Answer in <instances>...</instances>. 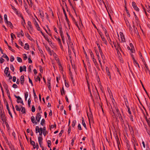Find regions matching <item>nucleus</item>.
I'll return each instance as SVG.
<instances>
[{
  "instance_id": "bf43d9fd",
  "label": "nucleus",
  "mask_w": 150,
  "mask_h": 150,
  "mask_svg": "<svg viewBox=\"0 0 150 150\" xmlns=\"http://www.w3.org/2000/svg\"><path fill=\"white\" fill-rule=\"evenodd\" d=\"M31 100H30V99L29 98L28 101V105L30 107V103H31Z\"/></svg>"
},
{
  "instance_id": "37998d69",
  "label": "nucleus",
  "mask_w": 150,
  "mask_h": 150,
  "mask_svg": "<svg viewBox=\"0 0 150 150\" xmlns=\"http://www.w3.org/2000/svg\"><path fill=\"white\" fill-rule=\"evenodd\" d=\"M76 123V120H73L72 122V127H74L75 126Z\"/></svg>"
},
{
  "instance_id": "603ef678",
  "label": "nucleus",
  "mask_w": 150,
  "mask_h": 150,
  "mask_svg": "<svg viewBox=\"0 0 150 150\" xmlns=\"http://www.w3.org/2000/svg\"><path fill=\"white\" fill-rule=\"evenodd\" d=\"M1 118L2 120L3 121H4L5 120V116L4 114H1Z\"/></svg>"
},
{
  "instance_id": "2f4dec72",
  "label": "nucleus",
  "mask_w": 150,
  "mask_h": 150,
  "mask_svg": "<svg viewBox=\"0 0 150 150\" xmlns=\"http://www.w3.org/2000/svg\"><path fill=\"white\" fill-rule=\"evenodd\" d=\"M25 98L26 100H27V98L28 96V92H25Z\"/></svg>"
},
{
  "instance_id": "58836bf2",
  "label": "nucleus",
  "mask_w": 150,
  "mask_h": 150,
  "mask_svg": "<svg viewBox=\"0 0 150 150\" xmlns=\"http://www.w3.org/2000/svg\"><path fill=\"white\" fill-rule=\"evenodd\" d=\"M2 57L6 59L7 61L9 60V58L6 54H4L3 55Z\"/></svg>"
},
{
  "instance_id": "de8ad7c7",
  "label": "nucleus",
  "mask_w": 150,
  "mask_h": 150,
  "mask_svg": "<svg viewBox=\"0 0 150 150\" xmlns=\"http://www.w3.org/2000/svg\"><path fill=\"white\" fill-rule=\"evenodd\" d=\"M146 7L147 11L149 13H150V6L148 5L147 6H146Z\"/></svg>"
},
{
  "instance_id": "9b49d317",
  "label": "nucleus",
  "mask_w": 150,
  "mask_h": 150,
  "mask_svg": "<svg viewBox=\"0 0 150 150\" xmlns=\"http://www.w3.org/2000/svg\"><path fill=\"white\" fill-rule=\"evenodd\" d=\"M41 117V115L40 113L37 114L36 117V120L37 122H39Z\"/></svg>"
},
{
  "instance_id": "aec40b11",
  "label": "nucleus",
  "mask_w": 150,
  "mask_h": 150,
  "mask_svg": "<svg viewBox=\"0 0 150 150\" xmlns=\"http://www.w3.org/2000/svg\"><path fill=\"white\" fill-rule=\"evenodd\" d=\"M82 123L83 127H85L86 129H87L86 124L84 120V118L82 117Z\"/></svg>"
},
{
  "instance_id": "ddd939ff",
  "label": "nucleus",
  "mask_w": 150,
  "mask_h": 150,
  "mask_svg": "<svg viewBox=\"0 0 150 150\" xmlns=\"http://www.w3.org/2000/svg\"><path fill=\"white\" fill-rule=\"evenodd\" d=\"M132 6L136 11H139V9L137 6V5L134 2H132Z\"/></svg>"
},
{
  "instance_id": "bb28decb",
  "label": "nucleus",
  "mask_w": 150,
  "mask_h": 150,
  "mask_svg": "<svg viewBox=\"0 0 150 150\" xmlns=\"http://www.w3.org/2000/svg\"><path fill=\"white\" fill-rule=\"evenodd\" d=\"M101 37V38L102 40V41L104 43L106 44L107 43V41L104 38L103 36L102 35H100Z\"/></svg>"
},
{
  "instance_id": "69168bd1",
  "label": "nucleus",
  "mask_w": 150,
  "mask_h": 150,
  "mask_svg": "<svg viewBox=\"0 0 150 150\" xmlns=\"http://www.w3.org/2000/svg\"><path fill=\"white\" fill-rule=\"evenodd\" d=\"M78 128L79 130H81L82 129L80 124H79L78 126Z\"/></svg>"
},
{
  "instance_id": "0e129e2a",
  "label": "nucleus",
  "mask_w": 150,
  "mask_h": 150,
  "mask_svg": "<svg viewBox=\"0 0 150 150\" xmlns=\"http://www.w3.org/2000/svg\"><path fill=\"white\" fill-rule=\"evenodd\" d=\"M4 61V59L2 58H1L0 59V62L1 64L3 63Z\"/></svg>"
},
{
  "instance_id": "6e6d98bb",
  "label": "nucleus",
  "mask_w": 150,
  "mask_h": 150,
  "mask_svg": "<svg viewBox=\"0 0 150 150\" xmlns=\"http://www.w3.org/2000/svg\"><path fill=\"white\" fill-rule=\"evenodd\" d=\"M33 21L35 25L38 24V22L35 19H33Z\"/></svg>"
},
{
  "instance_id": "c756f323",
  "label": "nucleus",
  "mask_w": 150,
  "mask_h": 150,
  "mask_svg": "<svg viewBox=\"0 0 150 150\" xmlns=\"http://www.w3.org/2000/svg\"><path fill=\"white\" fill-rule=\"evenodd\" d=\"M145 118L148 125L150 127V120H149V118H148L147 117L145 116Z\"/></svg>"
},
{
  "instance_id": "39448f33",
  "label": "nucleus",
  "mask_w": 150,
  "mask_h": 150,
  "mask_svg": "<svg viewBox=\"0 0 150 150\" xmlns=\"http://www.w3.org/2000/svg\"><path fill=\"white\" fill-rule=\"evenodd\" d=\"M15 97L17 98V103H21L23 104V102L21 98L19 96H15Z\"/></svg>"
},
{
  "instance_id": "c9c22d12",
  "label": "nucleus",
  "mask_w": 150,
  "mask_h": 150,
  "mask_svg": "<svg viewBox=\"0 0 150 150\" xmlns=\"http://www.w3.org/2000/svg\"><path fill=\"white\" fill-rule=\"evenodd\" d=\"M21 107H19L18 105H16L15 106V108L16 110L17 111H20L21 110Z\"/></svg>"
},
{
  "instance_id": "4be33fe9",
  "label": "nucleus",
  "mask_w": 150,
  "mask_h": 150,
  "mask_svg": "<svg viewBox=\"0 0 150 150\" xmlns=\"http://www.w3.org/2000/svg\"><path fill=\"white\" fill-rule=\"evenodd\" d=\"M11 6L12 9L14 11V12L18 14V11L17 9L12 5H11Z\"/></svg>"
},
{
  "instance_id": "4c0bfd02",
  "label": "nucleus",
  "mask_w": 150,
  "mask_h": 150,
  "mask_svg": "<svg viewBox=\"0 0 150 150\" xmlns=\"http://www.w3.org/2000/svg\"><path fill=\"white\" fill-rule=\"evenodd\" d=\"M45 122V120L44 119H43L42 120L40 124L42 126H44Z\"/></svg>"
},
{
  "instance_id": "412c9836",
  "label": "nucleus",
  "mask_w": 150,
  "mask_h": 150,
  "mask_svg": "<svg viewBox=\"0 0 150 150\" xmlns=\"http://www.w3.org/2000/svg\"><path fill=\"white\" fill-rule=\"evenodd\" d=\"M71 40L70 38V37L69 38H67V43L68 46L69 47V45H71V44L72 45V42H71Z\"/></svg>"
},
{
  "instance_id": "338daca9",
  "label": "nucleus",
  "mask_w": 150,
  "mask_h": 150,
  "mask_svg": "<svg viewBox=\"0 0 150 150\" xmlns=\"http://www.w3.org/2000/svg\"><path fill=\"white\" fill-rule=\"evenodd\" d=\"M129 117L130 118V120L132 121H133V118L132 115H130L129 116Z\"/></svg>"
},
{
  "instance_id": "f3484780",
  "label": "nucleus",
  "mask_w": 150,
  "mask_h": 150,
  "mask_svg": "<svg viewBox=\"0 0 150 150\" xmlns=\"http://www.w3.org/2000/svg\"><path fill=\"white\" fill-rule=\"evenodd\" d=\"M31 120L32 122L35 125H36L37 123V122L35 121V118L34 116H32L31 117Z\"/></svg>"
},
{
  "instance_id": "ea45409f",
  "label": "nucleus",
  "mask_w": 150,
  "mask_h": 150,
  "mask_svg": "<svg viewBox=\"0 0 150 150\" xmlns=\"http://www.w3.org/2000/svg\"><path fill=\"white\" fill-rule=\"evenodd\" d=\"M140 58L141 59L142 61V62L143 64H145V62L143 58V57H142V55H140Z\"/></svg>"
},
{
  "instance_id": "0eeeda50",
  "label": "nucleus",
  "mask_w": 150,
  "mask_h": 150,
  "mask_svg": "<svg viewBox=\"0 0 150 150\" xmlns=\"http://www.w3.org/2000/svg\"><path fill=\"white\" fill-rule=\"evenodd\" d=\"M116 111L117 114H118V116L122 122H123V119L122 117L121 114L119 113V111L117 108H116Z\"/></svg>"
},
{
  "instance_id": "2eb2a0df",
  "label": "nucleus",
  "mask_w": 150,
  "mask_h": 150,
  "mask_svg": "<svg viewBox=\"0 0 150 150\" xmlns=\"http://www.w3.org/2000/svg\"><path fill=\"white\" fill-rule=\"evenodd\" d=\"M20 72H21L23 71H26V67L25 66L23 67H21L20 68Z\"/></svg>"
},
{
  "instance_id": "49530a36",
  "label": "nucleus",
  "mask_w": 150,
  "mask_h": 150,
  "mask_svg": "<svg viewBox=\"0 0 150 150\" xmlns=\"http://www.w3.org/2000/svg\"><path fill=\"white\" fill-rule=\"evenodd\" d=\"M19 44L22 46H23V43L21 39H19L18 40Z\"/></svg>"
},
{
  "instance_id": "5701e85b",
  "label": "nucleus",
  "mask_w": 150,
  "mask_h": 150,
  "mask_svg": "<svg viewBox=\"0 0 150 150\" xmlns=\"http://www.w3.org/2000/svg\"><path fill=\"white\" fill-rule=\"evenodd\" d=\"M21 19H22L21 21V24L23 27L25 28V21L23 17H21Z\"/></svg>"
},
{
  "instance_id": "a19ab883",
  "label": "nucleus",
  "mask_w": 150,
  "mask_h": 150,
  "mask_svg": "<svg viewBox=\"0 0 150 150\" xmlns=\"http://www.w3.org/2000/svg\"><path fill=\"white\" fill-rule=\"evenodd\" d=\"M17 60L19 62H22V59L21 57H17Z\"/></svg>"
},
{
  "instance_id": "f8f14e48",
  "label": "nucleus",
  "mask_w": 150,
  "mask_h": 150,
  "mask_svg": "<svg viewBox=\"0 0 150 150\" xmlns=\"http://www.w3.org/2000/svg\"><path fill=\"white\" fill-rule=\"evenodd\" d=\"M38 140L39 142V143L41 146L42 143L43 138L42 137L40 136H38Z\"/></svg>"
},
{
  "instance_id": "6e6552de",
  "label": "nucleus",
  "mask_w": 150,
  "mask_h": 150,
  "mask_svg": "<svg viewBox=\"0 0 150 150\" xmlns=\"http://www.w3.org/2000/svg\"><path fill=\"white\" fill-rule=\"evenodd\" d=\"M50 81H51V78H48L47 79V86L48 88L50 91H51V88Z\"/></svg>"
},
{
  "instance_id": "864d4df0",
  "label": "nucleus",
  "mask_w": 150,
  "mask_h": 150,
  "mask_svg": "<svg viewBox=\"0 0 150 150\" xmlns=\"http://www.w3.org/2000/svg\"><path fill=\"white\" fill-rule=\"evenodd\" d=\"M21 112L23 113H25V109L24 107H21Z\"/></svg>"
},
{
  "instance_id": "20e7f679",
  "label": "nucleus",
  "mask_w": 150,
  "mask_h": 150,
  "mask_svg": "<svg viewBox=\"0 0 150 150\" xmlns=\"http://www.w3.org/2000/svg\"><path fill=\"white\" fill-rule=\"evenodd\" d=\"M40 33L46 40L49 43H52L51 41L50 40L49 38L47 35H45L41 31H40Z\"/></svg>"
},
{
  "instance_id": "9d476101",
  "label": "nucleus",
  "mask_w": 150,
  "mask_h": 150,
  "mask_svg": "<svg viewBox=\"0 0 150 150\" xmlns=\"http://www.w3.org/2000/svg\"><path fill=\"white\" fill-rule=\"evenodd\" d=\"M9 68L6 67L5 69L4 73H5L6 76L8 77L10 76V73L9 71Z\"/></svg>"
},
{
  "instance_id": "f704fd0d",
  "label": "nucleus",
  "mask_w": 150,
  "mask_h": 150,
  "mask_svg": "<svg viewBox=\"0 0 150 150\" xmlns=\"http://www.w3.org/2000/svg\"><path fill=\"white\" fill-rule=\"evenodd\" d=\"M4 20L5 22H7L8 21L7 16L6 14H5L4 16Z\"/></svg>"
},
{
  "instance_id": "3c124183",
  "label": "nucleus",
  "mask_w": 150,
  "mask_h": 150,
  "mask_svg": "<svg viewBox=\"0 0 150 150\" xmlns=\"http://www.w3.org/2000/svg\"><path fill=\"white\" fill-rule=\"evenodd\" d=\"M108 40L109 41V42H111V40H110V39L109 36V35H105Z\"/></svg>"
},
{
  "instance_id": "393cba45",
  "label": "nucleus",
  "mask_w": 150,
  "mask_h": 150,
  "mask_svg": "<svg viewBox=\"0 0 150 150\" xmlns=\"http://www.w3.org/2000/svg\"><path fill=\"white\" fill-rule=\"evenodd\" d=\"M30 143L31 145H32L33 146V147L34 149H35L36 148V145L35 144V142H34V141H30Z\"/></svg>"
},
{
  "instance_id": "79ce46f5",
  "label": "nucleus",
  "mask_w": 150,
  "mask_h": 150,
  "mask_svg": "<svg viewBox=\"0 0 150 150\" xmlns=\"http://www.w3.org/2000/svg\"><path fill=\"white\" fill-rule=\"evenodd\" d=\"M33 67L32 66L30 65L29 66L28 68V71L29 72H31L32 71V68Z\"/></svg>"
},
{
  "instance_id": "473e14b6",
  "label": "nucleus",
  "mask_w": 150,
  "mask_h": 150,
  "mask_svg": "<svg viewBox=\"0 0 150 150\" xmlns=\"http://www.w3.org/2000/svg\"><path fill=\"white\" fill-rule=\"evenodd\" d=\"M48 52L50 54V55H54H54H56V54L55 53H54L53 51L50 50Z\"/></svg>"
},
{
  "instance_id": "6ab92c4d",
  "label": "nucleus",
  "mask_w": 150,
  "mask_h": 150,
  "mask_svg": "<svg viewBox=\"0 0 150 150\" xmlns=\"http://www.w3.org/2000/svg\"><path fill=\"white\" fill-rule=\"evenodd\" d=\"M21 83L23 85L24 83V76L22 75L21 76L20 78Z\"/></svg>"
},
{
  "instance_id": "a211bd4d",
  "label": "nucleus",
  "mask_w": 150,
  "mask_h": 150,
  "mask_svg": "<svg viewBox=\"0 0 150 150\" xmlns=\"http://www.w3.org/2000/svg\"><path fill=\"white\" fill-rule=\"evenodd\" d=\"M5 23L6 24V25L8 26H9L11 28H12L13 27L12 24L10 22L7 21Z\"/></svg>"
},
{
  "instance_id": "a18cd8bd",
  "label": "nucleus",
  "mask_w": 150,
  "mask_h": 150,
  "mask_svg": "<svg viewBox=\"0 0 150 150\" xmlns=\"http://www.w3.org/2000/svg\"><path fill=\"white\" fill-rule=\"evenodd\" d=\"M23 59L25 60L27 59L28 58V57L27 56H26V55L25 54H24L23 55Z\"/></svg>"
},
{
  "instance_id": "09e8293b",
  "label": "nucleus",
  "mask_w": 150,
  "mask_h": 150,
  "mask_svg": "<svg viewBox=\"0 0 150 150\" xmlns=\"http://www.w3.org/2000/svg\"><path fill=\"white\" fill-rule=\"evenodd\" d=\"M29 5H32V2L31 0H26Z\"/></svg>"
},
{
  "instance_id": "dca6fc26",
  "label": "nucleus",
  "mask_w": 150,
  "mask_h": 150,
  "mask_svg": "<svg viewBox=\"0 0 150 150\" xmlns=\"http://www.w3.org/2000/svg\"><path fill=\"white\" fill-rule=\"evenodd\" d=\"M25 36L31 41L33 40V39L31 37L29 34L28 33H25Z\"/></svg>"
},
{
  "instance_id": "e433bc0d",
  "label": "nucleus",
  "mask_w": 150,
  "mask_h": 150,
  "mask_svg": "<svg viewBox=\"0 0 150 150\" xmlns=\"http://www.w3.org/2000/svg\"><path fill=\"white\" fill-rule=\"evenodd\" d=\"M45 30L48 35L50 36H52V33H51L50 30H49V31H48L45 29Z\"/></svg>"
},
{
  "instance_id": "f257e3e1",
  "label": "nucleus",
  "mask_w": 150,
  "mask_h": 150,
  "mask_svg": "<svg viewBox=\"0 0 150 150\" xmlns=\"http://www.w3.org/2000/svg\"><path fill=\"white\" fill-rule=\"evenodd\" d=\"M118 36L119 40L122 42H125V39L124 35L122 32H120L119 34L117 33Z\"/></svg>"
},
{
  "instance_id": "e2e57ef3",
  "label": "nucleus",
  "mask_w": 150,
  "mask_h": 150,
  "mask_svg": "<svg viewBox=\"0 0 150 150\" xmlns=\"http://www.w3.org/2000/svg\"><path fill=\"white\" fill-rule=\"evenodd\" d=\"M134 32H135V33H136V34H138V31L137 30V28H135L134 26Z\"/></svg>"
},
{
  "instance_id": "7c9ffc66",
  "label": "nucleus",
  "mask_w": 150,
  "mask_h": 150,
  "mask_svg": "<svg viewBox=\"0 0 150 150\" xmlns=\"http://www.w3.org/2000/svg\"><path fill=\"white\" fill-rule=\"evenodd\" d=\"M35 27L37 29V30L38 31H39L40 32V31H41L40 30V27H39L38 24H37L36 25H35Z\"/></svg>"
},
{
  "instance_id": "1a4fd4ad",
  "label": "nucleus",
  "mask_w": 150,
  "mask_h": 150,
  "mask_svg": "<svg viewBox=\"0 0 150 150\" xmlns=\"http://www.w3.org/2000/svg\"><path fill=\"white\" fill-rule=\"evenodd\" d=\"M129 46L131 47L130 51V53L132 54V53H134L135 52V50L134 48V47L133 45V44L130 43L129 44Z\"/></svg>"
},
{
  "instance_id": "774afa93",
  "label": "nucleus",
  "mask_w": 150,
  "mask_h": 150,
  "mask_svg": "<svg viewBox=\"0 0 150 150\" xmlns=\"http://www.w3.org/2000/svg\"><path fill=\"white\" fill-rule=\"evenodd\" d=\"M12 87L13 88H17V85L16 84H14L13 85Z\"/></svg>"
},
{
  "instance_id": "c03bdc74",
  "label": "nucleus",
  "mask_w": 150,
  "mask_h": 150,
  "mask_svg": "<svg viewBox=\"0 0 150 150\" xmlns=\"http://www.w3.org/2000/svg\"><path fill=\"white\" fill-rule=\"evenodd\" d=\"M47 143L48 144V146L50 148V147L51 146V142L50 140H48L47 141Z\"/></svg>"
},
{
  "instance_id": "5fc2aeb1",
  "label": "nucleus",
  "mask_w": 150,
  "mask_h": 150,
  "mask_svg": "<svg viewBox=\"0 0 150 150\" xmlns=\"http://www.w3.org/2000/svg\"><path fill=\"white\" fill-rule=\"evenodd\" d=\"M10 68L13 71H14V68L13 66L12 65H11L10 66Z\"/></svg>"
},
{
  "instance_id": "4468645a",
  "label": "nucleus",
  "mask_w": 150,
  "mask_h": 150,
  "mask_svg": "<svg viewBox=\"0 0 150 150\" xmlns=\"http://www.w3.org/2000/svg\"><path fill=\"white\" fill-rule=\"evenodd\" d=\"M24 36V33L23 31L21 30V32L17 33V36L18 37L20 38L21 37H23Z\"/></svg>"
},
{
  "instance_id": "7ed1b4c3",
  "label": "nucleus",
  "mask_w": 150,
  "mask_h": 150,
  "mask_svg": "<svg viewBox=\"0 0 150 150\" xmlns=\"http://www.w3.org/2000/svg\"><path fill=\"white\" fill-rule=\"evenodd\" d=\"M46 128L45 127H44L43 128H40L38 126H37L35 127V132L36 133H37L39 132H42L43 133L44 131H45Z\"/></svg>"
},
{
  "instance_id": "052dcab7",
  "label": "nucleus",
  "mask_w": 150,
  "mask_h": 150,
  "mask_svg": "<svg viewBox=\"0 0 150 150\" xmlns=\"http://www.w3.org/2000/svg\"><path fill=\"white\" fill-rule=\"evenodd\" d=\"M107 75L109 76L110 79H111V77L110 73V72L109 71V72H107Z\"/></svg>"
},
{
  "instance_id": "c85d7f7f",
  "label": "nucleus",
  "mask_w": 150,
  "mask_h": 150,
  "mask_svg": "<svg viewBox=\"0 0 150 150\" xmlns=\"http://www.w3.org/2000/svg\"><path fill=\"white\" fill-rule=\"evenodd\" d=\"M11 42H12V43H13V38H15L16 36H15V35L13 33H11Z\"/></svg>"
},
{
  "instance_id": "423d86ee",
  "label": "nucleus",
  "mask_w": 150,
  "mask_h": 150,
  "mask_svg": "<svg viewBox=\"0 0 150 150\" xmlns=\"http://www.w3.org/2000/svg\"><path fill=\"white\" fill-rule=\"evenodd\" d=\"M116 111L117 114H118V116L122 122H123V119L122 117L121 114L119 113V111L117 108H116Z\"/></svg>"
},
{
  "instance_id": "680f3d73",
  "label": "nucleus",
  "mask_w": 150,
  "mask_h": 150,
  "mask_svg": "<svg viewBox=\"0 0 150 150\" xmlns=\"http://www.w3.org/2000/svg\"><path fill=\"white\" fill-rule=\"evenodd\" d=\"M14 59V58L13 56H11L10 57V61L11 62H13Z\"/></svg>"
},
{
  "instance_id": "a878e982",
  "label": "nucleus",
  "mask_w": 150,
  "mask_h": 150,
  "mask_svg": "<svg viewBox=\"0 0 150 150\" xmlns=\"http://www.w3.org/2000/svg\"><path fill=\"white\" fill-rule=\"evenodd\" d=\"M133 63L134 64V65L136 66V67H137V66H138V67L139 68H140V67H139V65L138 64V63L137 62V61L135 60V59L134 60H133Z\"/></svg>"
},
{
  "instance_id": "b1692460",
  "label": "nucleus",
  "mask_w": 150,
  "mask_h": 150,
  "mask_svg": "<svg viewBox=\"0 0 150 150\" xmlns=\"http://www.w3.org/2000/svg\"><path fill=\"white\" fill-rule=\"evenodd\" d=\"M61 92V94L63 96V95H64L65 93V91L64 89V87H63L62 89L60 90Z\"/></svg>"
},
{
  "instance_id": "cd10ccee",
  "label": "nucleus",
  "mask_w": 150,
  "mask_h": 150,
  "mask_svg": "<svg viewBox=\"0 0 150 150\" xmlns=\"http://www.w3.org/2000/svg\"><path fill=\"white\" fill-rule=\"evenodd\" d=\"M54 37L56 39V40H57L58 41V43L59 44H61V41L59 38V37H57L56 36H54Z\"/></svg>"
},
{
  "instance_id": "8fccbe9b",
  "label": "nucleus",
  "mask_w": 150,
  "mask_h": 150,
  "mask_svg": "<svg viewBox=\"0 0 150 150\" xmlns=\"http://www.w3.org/2000/svg\"><path fill=\"white\" fill-rule=\"evenodd\" d=\"M59 70L61 71H62V66L61 65V64L60 63H59Z\"/></svg>"
},
{
  "instance_id": "f03ea898",
  "label": "nucleus",
  "mask_w": 150,
  "mask_h": 150,
  "mask_svg": "<svg viewBox=\"0 0 150 150\" xmlns=\"http://www.w3.org/2000/svg\"><path fill=\"white\" fill-rule=\"evenodd\" d=\"M27 28L30 33L33 31V28L31 23V22L30 21H28L27 22Z\"/></svg>"
},
{
  "instance_id": "4d7b16f0",
  "label": "nucleus",
  "mask_w": 150,
  "mask_h": 150,
  "mask_svg": "<svg viewBox=\"0 0 150 150\" xmlns=\"http://www.w3.org/2000/svg\"><path fill=\"white\" fill-rule=\"evenodd\" d=\"M31 110L33 112H34L35 111V108L34 105L32 106L31 108Z\"/></svg>"
},
{
  "instance_id": "72a5a7b5",
  "label": "nucleus",
  "mask_w": 150,
  "mask_h": 150,
  "mask_svg": "<svg viewBox=\"0 0 150 150\" xmlns=\"http://www.w3.org/2000/svg\"><path fill=\"white\" fill-rule=\"evenodd\" d=\"M24 48L26 50H28L29 49V45L28 43H25V44Z\"/></svg>"
},
{
  "instance_id": "13d9d810",
  "label": "nucleus",
  "mask_w": 150,
  "mask_h": 150,
  "mask_svg": "<svg viewBox=\"0 0 150 150\" xmlns=\"http://www.w3.org/2000/svg\"><path fill=\"white\" fill-rule=\"evenodd\" d=\"M71 128L70 126H69L68 128L67 132L68 134H69L71 132Z\"/></svg>"
}]
</instances>
